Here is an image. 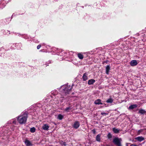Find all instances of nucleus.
I'll use <instances>...</instances> for the list:
<instances>
[{
	"mask_svg": "<svg viewBox=\"0 0 146 146\" xmlns=\"http://www.w3.org/2000/svg\"><path fill=\"white\" fill-rule=\"evenodd\" d=\"M106 73L107 74H109V70H110V65H108L106 67Z\"/></svg>",
	"mask_w": 146,
	"mask_h": 146,
	"instance_id": "9d476101",
	"label": "nucleus"
},
{
	"mask_svg": "<svg viewBox=\"0 0 146 146\" xmlns=\"http://www.w3.org/2000/svg\"><path fill=\"white\" fill-rule=\"evenodd\" d=\"M80 122L78 121H75L73 125V127L75 129H77L80 126Z\"/></svg>",
	"mask_w": 146,
	"mask_h": 146,
	"instance_id": "20e7f679",
	"label": "nucleus"
},
{
	"mask_svg": "<svg viewBox=\"0 0 146 146\" xmlns=\"http://www.w3.org/2000/svg\"><path fill=\"white\" fill-rule=\"evenodd\" d=\"M121 139L116 138L113 139V142L115 144L117 145V146H121Z\"/></svg>",
	"mask_w": 146,
	"mask_h": 146,
	"instance_id": "7ed1b4c3",
	"label": "nucleus"
},
{
	"mask_svg": "<svg viewBox=\"0 0 146 146\" xmlns=\"http://www.w3.org/2000/svg\"><path fill=\"white\" fill-rule=\"evenodd\" d=\"M138 64L136 60H131L130 63V65L132 66H136Z\"/></svg>",
	"mask_w": 146,
	"mask_h": 146,
	"instance_id": "423d86ee",
	"label": "nucleus"
},
{
	"mask_svg": "<svg viewBox=\"0 0 146 146\" xmlns=\"http://www.w3.org/2000/svg\"><path fill=\"white\" fill-rule=\"evenodd\" d=\"M107 137L109 139H110L112 137V135L110 133H108Z\"/></svg>",
	"mask_w": 146,
	"mask_h": 146,
	"instance_id": "a878e982",
	"label": "nucleus"
},
{
	"mask_svg": "<svg viewBox=\"0 0 146 146\" xmlns=\"http://www.w3.org/2000/svg\"><path fill=\"white\" fill-rule=\"evenodd\" d=\"M137 139L139 141H141L144 139L143 137H138L137 138Z\"/></svg>",
	"mask_w": 146,
	"mask_h": 146,
	"instance_id": "4be33fe9",
	"label": "nucleus"
},
{
	"mask_svg": "<svg viewBox=\"0 0 146 146\" xmlns=\"http://www.w3.org/2000/svg\"><path fill=\"white\" fill-rule=\"evenodd\" d=\"M56 54L58 55H62V54H61L60 53L61 52H62V50H60L59 49H57V51H56Z\"/></svg>",
	"mask_w": 146,
	"mask_h": 146,
	"instance_id": "f3484780",
	"label": "nucleus"
},
{
	"mask_svg": "<svg viewBox=\"0 0 146 146\" xmlns=\"http://www.w3.org/2000/svg\"><path fill=\"white\" fill-rule=\"evenodd\" d=\"M16 121L14 119H12L8 122V123L9 124H11L12 123L14 124H16Z\"/></svg>",
	"mask_w": 146,
	"mask_h": 146,
	"instance_id": "ddd939ff",
	"label": "nucleus"
},
{
	"mask_svg": "<svg viewBox=\"0 0 146 146\" xmlns=\"http://www.w3.org/2000/svg\"><path fill=\"white\" fill-rule=\"evenodd\" d=\"M9 130V129H7V130H5V129H3V131L4 132V135H5V133H7V132H8V130Z\"/></svg>",
	"mask_w": 146,
	"mask_h": 146,
	"instance_id": "393cba45",
	"label": "nucleus"
},
{
	"mask_svg": "<svg viewBox=\"0 0 146 146\" xmlns=\"http://www.w3.org/2000/svg\"><path fill=\"white\" fill-rule=\"evenodd\" d=\"M1 136V135H0V136Z\"/></svg>",
	"mask_w": 146,
	"mask_h": 146,
	"instance_id": "72a5a7b5",
	"label": "nucleus"
},
{
	"mask_svg": "<svg viewBox=\"0 0 146 146\" xmlns=\"http://www.w3.org/2000/svg\"><path fill=\"white\" fill-rule=\"evenodd\" d=\"M77 55L78 58L80 59H82L84 58L83 55L81 53H78Z\"/></svg>",
	"mask_w": 146,
	"mask_h": 146,
	"instance_id": "6ab92c4d",
	"label": "nucleus"
},
{
	"mask_svg": "<svg viewBox=\"0 0 146 146\" xmlns=\"http://www.w3.org/2000/svg\"><path fill=\"white\" fill-rule=\"evenodd\" d=\"M41 47V45H39L37 46V49H39Z\"/></svg>",
	"mask_w": 146,
	"mask_h": 146,
	"instance_id": "c85d7f7f",
	"label": "nucleus"
},
{
	"mask_svg": "<svg viewBox=\"0 0 146 146\" xmlns=\"http://www.w3.org/2000/svg\"><path fill=\"white\" fill-rule=\"evenodd\" d=\"M101 114L102 115L106 116V115H108V113H105L102 112L101 113Z\"/></svg>",
	"mask_w": 146,
	"mask_h": 146,
	"instance_id": "cd10ccee",
	"label": "nucleus"
},
{
	"mask_svg": "<svg viewBox=\"0 0 146 146\" xmlns=\"http://www.w3.org/2000/svg\"><path fill=\"white\" fill-rule=\"evenodd\" d=\"M145 113L146 111L145 110L142 109H140L138 112L139 113L141 114H143L144 113Z\"/></svg>",
	"mask_w": 146,
	"mask_h": 146,
	"instance_id": "2eb2a0df",
	"label": "nucleus"
},
{
	"mask_svg": "<svg viewBox=\"0 0 146 146\" xmlns=\"http://www.w3.org/2000/svg\"><path fill=\"white\" fill-rule=\"evenodd\" d=\"M83 80L84 81H86L88 79V77L87 76V74L86 73H84L82 77Z\"/></svg>",
	"mask_w": 146,
	"mask_h": 146,
	"instance_id": "a211bd4d",
	"label": "nucleus"
},
{
	"mask_svg": "<svg viewBox=\"0 0 146 146\" xmlns=\"http://www.w3.org/2000/svg\"><path fill=\"white\" fill-rule=\"evenodd\" d=\"M6 3L4 0H1L0 1V9H2L6 5Z\"/></svg>",
	"mask_w": 146,
	"mask_h": 146,
	"instance_id": "39448f33",
	"label": "nucleus"
},
{
	"mask_svg": "<svg viewBox=\"0 0 146 146\" xmlns=\"http://www.w3.org/2000/svg\"><path fill=\"white\" fill-rule=\"evenodd\" d=\"M92 131L93 133L94 134H95L96 133V130L95 129H93L92 130Z\"/></svg>",
	"mask_w": 146,
	"mask_h": 146,
	"instance_id": "c756f323",
	"label": "nucleus"
},
{
	"mask_svg": "<svg viewBox=\"0 0 146 146\" xmlns=\"http://www.w3.org/2000/svg\"><path fill=\"white\" fill-rule=\"evenodd\" d=\"M101 100L99 99H98L96 100L94 103L96 105H102L103 104L101 102Z\"/></svg>",
	"mask_w": 146,
	"mask_h": 146,
	"instance_id": "1a4fd4ad",
	"label": "nucleus"
},
{
	"mask_svg": "<svg viewBox=\"0 0 146 146\" xmlns=\"http://www.w3.org/2000/svg\"><path fill=\"white\" fill-rule=\"evenodd\" d=\"M95 82L94 80L91 79L88 81V84L89 85L93 84Z\"/></svg>",
	"mask_w": 146,
	"mask_h": 146,
	"instance_id": "9b49d317",
	"label": "nucleus"
},
{
	"mask_svg": "<svg viewBox=\"0 0 146 146\" xmlns=\"http://www.w3.org/2000/svg\"><path fill=\"white\" fill-rule=\"evenodd\" d=\"M71 109V108L70 107H68L64 109V111L67 112L69 111Z\"/></svg>",
	"mask_w": 146,
	"mask_h": 146,
	"instance_id": "5701e85b",
	"label": "nucleus"
},
{
	"mask_svg": "<svg viewBox=\"0 0 146 146\" xmlns=\"http://www.w3.org/2000/svg\"><path fill=\"white\" fill-rule=\"evenodd\" d=\"M30 131L32 133L35 132V128L34 127L31 128L30 129Z\"/></svg>",
	"mask_w": 146,
	"mask_h": 146,
	"instance_id": "b1692460",
	"label": "nucleus"
},
{
	"mask_svg": "<svg viewBox=\"0 0 146 146\" xmlns=\"http://www.w3.org/2000/svg\"><path fill=\"white\" fill-rule=\"evenodd\" d=\"M137 106L136 104H133L130 106L129 107V108L130 109L132 110L134 108H136Z\"/></svg>",
	"mask_w": 146,
	"mask_h": 146,
	"instance_id": "f8f14e48",
	"label": "nucleus"
},
{
	"mask_svg": "<svg viewBox=\"0 0 146 146\" xmlns=\"http://www.w3.org/2000/svg\"><path fill=\"white\" fill-rule=\"evenodd\" d=\"M25 143L27 146H31L33 145L31 142L29 140L26 139Z\"/></svg>",
	"mask_w": 146,
	"mask_h": 146,
	"instance_id": "6e6552de",
	"label": "nucleus"
},
{
	"mask_svg": "<svg viewBox=\"0 0 146 146\" xmlns=\"http://www.w3.org/2000/svg\"><path fill=\"white\" fill-rule=\"evenodd\" d=\"M11 128V129L12 130H13L14 129V128H13V127H10V128Z\"/></svg>",
	"mask_w": 146,
	"mask_h": 146,
	"instance_id": "2f4dec72",
	"label": "nucleus"
},
{
	"mask_svg": "<svg viewBox=\"0 0 146 146\" xmlns=\"http://www.w3.org/2000/svg\"><path fill=\"white\" fill-rule=\"evenodd\" d=\"M113 102V100L111 98H110L108 99L106 102L107 103H112Z\"/></svg>",
	"mask_w": 146,
	"mask_h": 146,
	"instance_id": "412c9836",
	"label": "nucleus"
},
{
	"mask_svg": "<svg viewBox=\"0 0 146 146\" xmlns=\"http://www.w3.org/2000/svg\"><path fill=\"white\" fill-rule=\"evenodd\" d=\"M113 131L114 133H117L119 132V130L118 129L114 127L113 128Z\"/></svg>",
	"mask_w": 146,
	"mask_h": 146,
	"instance_id": "dca6fc26",
	"label": "nucleus"
},
{
	"mask_svg": "<svg viewBox=\"0 0 146 146\" xmlns=\"http://www.w3.org/2000/svg\"><path fill=\"white\" fill-rule=\"evenodd\" d=\"M130 146H137L136 145H131Z\"/></svg>",
	"mask_w": 146,
	"mask_h": 146,
	"instance_id": "7c9ffc66",
	"label": "nucleus"
},
{
	"mask_svg": "<svg viewBox=\"0 0 146 146\" xmlns=\"http://www.w3.org/2000/svg\"><path fill=\"white\" fill-rule=\"evenodd\" d=\"M14 15V14H13L12 15V17L14 15Z\"/></svg>",
	"mask_w": 146,
	"mask_h": 146,
	"instance_id": "473e14b6",
	"label": "nucleus"
},
{
	"mask_svg": "<svg viewBox=\"0 0 146 146\" xmlns=\"http://www.w3.org/2000/svg\"><path fill=\"white\" fill-rule=\"evenodd\" d=\"M49 127V126L47 124H44L42 127V129L46 131H48Z\"/></svg>",
	"mask_w": 146,
	"mask_h": 146,
	"instance_id": "0eeeda50",
	"label": "nucleus"
},
{
	"mask_svg": "<svg viewBox=\"0 0 146 146\" xmlns=\"http://www.w3.org/2000/svg\"><path fill=\"white\" fill-rule=\"evenodd\" d=\"M100 136L101 135L100 134L98 135L96 137V140L97 141L100 142V141L101 139H100Z\"/></svg>",
	"mask_w": 146,
	"mask_h": 146,
	"instance_id": "4468645a",
	"label": "nucleus"
},
{
	"mask_svg": "<svg viewBox=\"0 0 146 146\" xmlns=\"http://www.w3.org/2000/svg\"><path fill=\"white\" fill-rule=\"evenodd\" d=\"M64 116L61 114H59L58 115L57 119L60 120H62Z\"/></svg>",
	"mask_w": 146,
	"mask_h": 146,
	"instance_id": "aec40b11",
	"label": "nucleus"
},
{
	"mask_svg": "<svg viewBox=\"0 0 146 146\" xmlns=\"http://www.w3.org/2000/svg\"><path fill=\"white\" fill-rule=\"evenodd\" d=\"M60 144L62 146L63 145L65 146L66 145V143L65 142L62 141L60 142Z\"/></svg>",
	"mask_w": 146,
	"mask_h": 146,
	"instance_id": "bb28decb",
	"label": "nucleus"
},
{
	"mask_svg": "<svg viewBox=\"0 0 146 146\" xmlns=\"http://www.w3.org/2000/svg\"><path fill=\"white\" fill-rule=\"evenodd\" d=\"M74 86V85L72 84L71 86L70 85L68 86L67 84H65L62 86L60 88V90L61 92V95H60L59 96H57L58 98L57 100L62 102L64 99V96L69 94L71 91L72 87Z\"/></svg>",
	"mask_w": 146,
	"mask_h": 146,
	"instance_id": "f257e3e1",
	"label": "nucleus"
},
{
	"mask_svg": "<svg viewBox=\"0 0 146 146\" xmlns=\"http://www.w3.org/2000/svg\"><path fill=\"white\" fill-rule=\"evenodd\" d=\"M28 112L27 111L22 112L18 116L17 120L20 124H25L28 118Z\"/></svg>",
	"mask_w": 146,
	"mask_h": 146,
	"instance_id": "f03ea898",
	"label": "nucleus"
}]
</instances>
